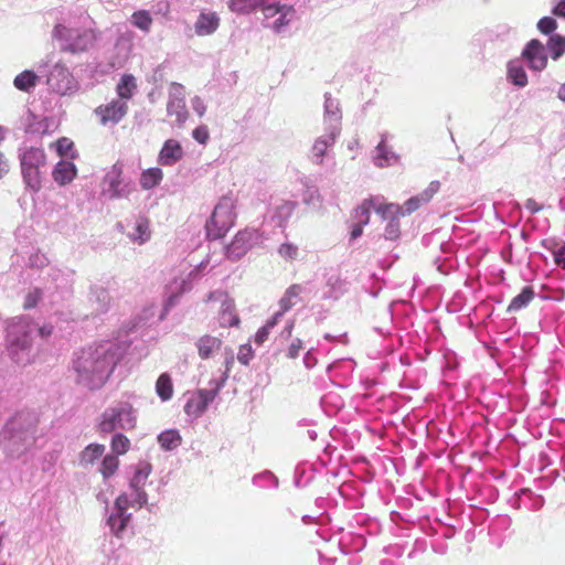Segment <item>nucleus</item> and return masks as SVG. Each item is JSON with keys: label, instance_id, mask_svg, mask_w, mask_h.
Returning <instances> with one entry per match:
<instances>
[{"label": "nucleus", "instance_id": "obj_60", "mask_svg": "<svg viewBox=\"0 0 565 565\" xmlns=\"http://www.w3.org/2000/svg\"><path fill=\"white\" fill-rule=\"evenodd\" d=\"M39 297H40V295H39L38 290H35L34 292L29 294L26 299H25L24 307L25 308L34 307L36 305V302H38Z\"/></svg>", "mask_w": 565, "mask_h": 565}, {"label": "nucleus", "instance_id": "obj_54", "mask_svg": "<svg viewBox=\"0 0 565 565\" xmlns=\"http://www.w3.org/2000/svg\"><path fill=\"white\" fill-rule=\"evenodd\" d=\"M73 142L67 138H61L56 141L55 148L60 156H66L72 149Z\"/></svg>", "mask_w": 565, "mask_h": 565}, {"label": "nucleus", "instance_id": "obj_49", "mask_svg": "<svg viewBox=\"0 0 565 565\" xmlns=\"http://www.w3.org/2000/svg\"><path fill=\"white\" fill-rule=\"evenodd\" d=\"M303 203L316 206L321 201L319 190L316 186H308L302 194Z\"/></svg>", "mask_w": 565, "mask_h": 565}, {"label": "nucleus", "instance_id": "obj_57", "mask_svg": "<svg viewBox=\"0 0 565 565\" xmlns=\"http://www.w3.org/2000/svg\"><path fill=\"white\" fill-rule=\"evenodd\" d=\"M191 105H192L193 110L200 117L204 115V113L206 110V107H205L204 102L202 100L201 97H199V96L193 97L192 100H191Z\"/></svg>", "mask_w": 565, "mask_h": 565}, {"label": "nucleus", "instance_id": "obj_27", "mask_svg": "<svg viewBox=\"0 0 565 565\" xmlns=\"http://www.w3.org/2000/svg\"><path fill=\"white\" fill-rule=\"evenodd\" d=\"M21 168H43L45 153L42 149L30 148L20 156Z\"/></svg>", "mask_w": 565, "mask_h": 565}, {"label": "nucleus", "instance_id": "obj_19", "mask_svg": "<svg viewBox=\"0 0 565 565\" xmlns=\"http://www.w3.org/2000/svg\"><path fill=\"white\" fill-rule=\"evenodd\" d=\"M87 302L93 315L106 313L111 306V296L103 286H92L88 291Z\"/></svg>", "mask_w": 565, "mask_h": 565}, {"label": "nucleus", "instance_id": "obj_9", "mask_svg": "<svg viewBox=\"0 0 565 565\" xmlns=\"http://www.w3.org/2000/svg\"><path fill=\"white\" fill-rule=\"evenodd\" d=\"M151 473V465L149 462H139L136 468L134 476L129 482V501L131 508L140 509L148 501V495L145 491V486Z\"/></svg>", "mask_w": 565, "mask_h": 565}, {"label": "nucleus", "instance_id": "obj_32", "mask_svg": "<svg viewBox=\"0 0 565 565\" xmlns=\"http://www.w3.org/2000/svg\"><path fill=\"white\" fill-rule=\"evenodd\" d=\"M508 78L519 87H524L527 84V75L520 61H511L508 64Z\"/></svg>", "mask_w": 565, "mask_h": 565}, {"label": "nucleus", "instance_id": "obj_36", "mask_svg": "<svg viewBox=\"0 0 565 565\" xmlns=\"http://www.w3.org/2000/svg\"><path fill=\"white\" fill-rule=\"evenodd\" d=\"M21 172L25 186L38 192L42 183L41 168H21Z\"/></svg>", "mask_w": 565, "mask_h": 565}, {"label": "nucleus", "instance_id": "obj_21", "mask_svg": "<svg viewBox=\"0 0 565 565\" xmlns=\"http://www.w3.org/2000/svg\"><path fill=\"white\" fill-rule=\"evenodd\" d=\"M440 183L438 181H431L428 186L419 194L408 199L403 207L404 215L411 214L418 210L423 204L428 203L433 196L439 191Z\"/></svg>", "mask_w": 565, "mask_h": 565}, {"label": "nucleus", "instance_id": "obj_2", "mask_svg": "<svg viewBox=\"0 0 565 565\" xmlns=\"http://www.w3.org/2000/svg\"><path fill=\"white\" fill-rule=\"evenodd\" d=\"M36 423L34 415L20 413L6 424L0 433V444L10 457H20L34 444Z\"/></svg>", "mask_w": 565, "mask_h": 565}, {"label": "nucleus", "instance_id": "obj_1", "mask_svg": "<svg viewBox=\"0 0 565 565\" xmlns=\"http://www.w3.org/2000/svg\"><path fill=\"white\" fill-rule=\"evenodd\" d=\"M118 360V348L111 342L88 347L76 352L72 364L76 382L89 390L100 388L108 380Z\"/></svg>", "mask_w": 565, "mask_h": 565}, {"label": "nucleus", "instance_id": "obj_12", "mask_svg": "<svg viewBox=\"0 0 565 565\" xmlns=\"http://www.w3.org/2000/svg\"><path fill=\"white\" fill-rule=\"evenodd\" d=\"M185 89L179 83H171L169 86V98L167 104V113L169 116H175L178 125H183L189 116L185 106Z\"/></svg>", "mask_w": 565, "mask_h": 565}, {"label": "nucleus", "instance_id": "obj_24", "mask_svg": "<svg viewBox=\"0 0 565 565\" xmlns=\"http://www.w3.org/2000/svg\"><path fill=\"white\" fill-rule=\"evenodd\" d=\"M341 109L339 107V102L330 94L324 95V125L326 127H339L341 125Z\"/></svg>", "mask_w": 565, "mask_h": 565}, {"label": "nucleus", "instance_id": "obj_58", "mask_svg": "<svg viewBox=\"0 0 565 565\" xmlns=\"http://www.w3.org/2000/svg\"><path fill=\"white\" fill-rule=\"evenodd\" d=\"M224 364H225V371H224V373H223V375H222V377H221V379H225V382H226V381H227V379H228V373H230V371H231V369H232V366H233V364H234V355H233V352H230V353H228V355H227V356H226V359H225Z\"/></svg>", "mask_w": 565, "mask_h": 565}, {"label": "nucleus", "instance_id": "obj_42", "mask_svg": "<svg viewBox=\"0 0 565 565\" xmlns=\"http://www.w3.org/2000/svg\"><path fill=\"white\" fill-rule=\"evenodd\" d=\"M376 213H379L383 220L391 221L404 216L403 207L398 204L390 203L374 206Z\"/></svg>", "mask_w": 565, "mask_h": 565}, {"label": "nucleus", "instance_id": "obj_50", "mask_svg": "<svg viewBox=\"0 0 565 565\" xmlns=\"http://www.w3.org/2000/svg\"><path fill=\"white\" fill-rule=\"evenodd\" d=\"M370 205L371 202H364L361 206H359L355 211L356 220L359 224L366 225L370 221Z\"/></svg>", "mask_w": 565, "mask_h": 565}, {"label": "nucleus", "instance_id": "obj_48", "mask_svg": "<svg viewBox=\"0 0 565 565\" xmlns=\"http://www.w3.org/2000/svg\"><path fill=\"white\" fill-rule=\"evenodd\" d=\"M278 321L279 319H277L275 316L268 320L266 324L256 332L255 342L259 345L263 344L268 339L270 331L278 323Z\"/></svg>", "mask_w": 565, "mask_h": 565}, {"label": "nucleus", "instance_id": "obj_51", "mask_svg": "<svg viewBox=\"0 0 565 565\" xmlns=\"http://www.w3.org/2000/svg\"><path fill=\"white\" fill-rule=\"evenodd\" d=\"M556 21L550 17L542 18L537 23L539 30L544 34L553 32L556 29Z\"/></svg>", "mask_w": 565, "mask_h": 565}, {"label": "nucleus", "instance_id": "obj_18", "mask_svg": "<svg viewBox=\"0 0 565 565\" xmlns=\"http://www.w3.org/2000/svg\"><path fill=\"white\" fill-rule=\"evenodd\" d=\"M340 130L341 128L337 126L326 127V132L315 140L311 152L317 164H321L323 162V156L327 153L328 149L334 145L340 135Z\"/></svg>", "mask_w": 565, "mask_h": 565}, {"label": "nucleus", "instance_id": "obj_22", "mask_svg": "<svg viewBox=\"0 0 565 565\" xmlns=\"http://www.w3.org/2000/svg\"><path fill=\"white\" fill-rule=\"evenodd\" d=\"M182 156L183 150L179 141L168 139L159 153L158 161L162 166H173L182 158Z\"/></svg>", "mask_w": 565, "mask_h": 565}, {"label": "nucleus", "instance_id": "obj_25", "mask_svg": "<svg viewBox=\"0 0 565 565\" xmlns=\"http://www.w3.org/2000/svg\"><path fill=\"white\" fill-rule=\"evenodd\" d=\"M76 175V167L74 163L70 161H60L53 172L52 177L56 183L60 185H66L71 183Z\"/></svg>", "mask_w": 565, "mask_h": 565}, {"label": "nucleus", "instance_id": "obj_30", "mask_svg": "<svg viewBox=\"0 0 565 565\" xmlns=\"http://www.w3.org/2000/svg\"><path fill=\"white\" fill-rule=\"evenodd\" d=\"M221 345V339L212 335H203L196 341L199 355L202 359H209L213 352L220 350Z\"/></svg>", "mask_w": 565, "mask_h": 565}, {"label": "nucleus", "instance_id": "obj_53", "mask_svg": "<svg viewBox=\"0 0 565 565\" xmlns=\"http://www.w3.org/2000/svg\"><path fill=\"white\" fill-rule=\"evenodd\" d=\"M399 234L398 218L391 220L385 227V237L387 239H395Z\"/></svg>", "mask_w": 565, "mask_h": 565}, {"label": "nucleus", "instance_id": "obj_5", "mask_svg": "<svg viewBox=\"0 0 565 565\" xmlns=\"http://www.w3.org/2000/svg\"><path fill=\"white\" fill-rule=\"evenodd\" d=\"M137 411L128 402H117L108 406L99 416L98 430L102 434L130 430L136 427Z\"/></svg>", "mask_w": 565, "mask_h": 565}, {"label": "nucleus", "instance_id": "obj_14", "mask_svg": "<svg viewBox=\"0 0 565 565\" xmlns=\"http://www.w3.org/2000/svg\"><path fill=\"white\" fill-rule=\"evenodd\" d=\"M258 241V233L255 230L238 232L231 244L226 247V256L237 260L243 257Z\"/></svg>", "mask_w": 565, "mask_h": 565}, {"label": "nucleus", "instance_id": "obj_8", "mask_svg": "<svg viewBox=\"0 0 565 565\" xmlns=\"http://www.w3.org/2000/svg\"><path fill=\"white\" fill-rule=\"evenodd\" d=\"M46 84L52 92L62 96L73 95L78 89L77 82L61 62L55 63L49 72Z\"/></svg>", "mask_w": 565, "mask_h": 565}, {"label": "nucleus", "instance_id": "obj_17", "mask_svg": "<svg viewBox=\"0 0 565 565\" xmlns=\"http://www.w3.org/2000/svg\"><path fill=\"white\" fill-rule=\"evenodd\" d=\"M522 56L533 71L541 72L547 65L546 47L539 40L530 41L523 50Z\"/></svg>", "mask_w": 565, "mask_h": 565}, {"label": "nucleus", "instance_id": "obj_33", "mask_svg": "<svg viewBox=\"0 0 565 565\" xmlns=\"http://www.w3.org/2000/svg\"><path fill=\"white\" fill-rule=\"evenodd\" d=\"M296 10L292 6L282 7L278 18L270 24L271 30L275 33H281L286 30L289 23L294 20Z\"/></svg>", "mask_w": 565, "mask_h": 565}, {"label": "nucleus", "instance_id": "obj_3", "mask_svg": "<svg viewBox=\"0 0 565 565\" xmlns=\"http://www.w3.org/2000/svg\"><path fill=\"white\" fill-rule=\"evenodd\" d=\"M52 38L58 43L62 52L79 54L92 49L98 39L93 28L75 25L72 21L64 20L54 25Z\"/></svg>", "mask_w": 565, "mask_h": 565}, {"label": "nucleus", "instance_id": "obj_7", "mask_svg": "<svg viewBox=\"0 0 565 565\" xmlns=\"http://www.w3.org/2000/svg\"><path fill=\"white\" fill-rule=\"evenodd\" d=\"M211 388L198 390L186 401L184 412L193 417L201 416L225 384V379L212 380Z\"/></svg>", "mask_w": 565, "mask_h": 565}, {"label": "nucleus", "instance_id": "obj_52", "mask_svg": "<svg viewBox=\"0 0 565 565\" xmlns=\"http://www.w3.org/2000/svg\"><path fill=\"white\" fill-rule=\"evenodd\" d=\"M252 358H253L252 347L249 344L241 345V348L238 350V354H237V360L242 364L247 365L249 363V361L252 360Z\"/></svg>", "mask_w": 565, "mask_h": 565}, {"label": "nucleus", "instance_id": "obj_13", "mask_svg": "<svg viewBox=\"0 0 565 565\" xmlns=\"http://www.w3.org/2000/svg\"><path fill=\"white\" fill-rule=\"evenodd\" d=\"M103 192L110 199L127 196L130 193V185L122 179V168L114 164L104 178Z\"/></svg>", "mask_w": 565, "mask_h": 565}, {"label": "nucleus", "instance_id": "obj_47", "mask_svg": "<svg viewBox=\"0 0 565 565\" xmlns=\"http://www.w3.org/2000/svg\"><path fill=\"white\" fill-rule=\"evenodd\" d=\"M548 50L552 52V58H559L565 52V38L559 35L552 36L547 43Z\"/></svg>", "mask_w": 565, "mask_h": 565}, {"label": "nucleus", "instance_id": "obj_63", "mask_svg": "<svg viewBox=\"0 0 565 565\" xmlns=\"http://www.w3.org/2000/svg\"><path fill=\"white\" fill-rule=\"evenodd\" d=\"M525 207L530 210L532 213H535L541 210V206L533 199H527L525 202Z\"/></svg>", "mask_w": 565, "mask_h": 565}, {"label": "nucleus", "instance_id": "obj_4", "mask_svg": "<svg viewBox=\"0 0 565 565\" xmlns=\"http://www.w3.org/2000/svg\"><path fill=\"white\" fill-rule=\"evenodd\" d=\"M36 324L19 319L13 321L7 334V351L9 358L18 365H28L33 359L32 341Z\"/></svg>", "mask_w": 565, "mask_h": 565}, {"label": "nucleus", "instance_id": "obj_38", "mask_svg": "<svg viewBox=\"0 0 565 565\" xmlns=\"http://www.w3.org/2000/svg\"><path fill=\"white\" fill-rule=\"evenodd\" d=\"M130 22L143 33H149L151 31L153 20L149 11L138 10L131 14Z\"/></svg>", "mask_w": 565, "mask_h": 565}, {"label": "nucleus", "instance_id": "obj_20", "mask_svg": "<svg viewBox=\"0 0 565 565\" xmlns=\"http://www.w3.org/2000/svg\"><path fill=\"white\" fill-rule=\"evenodd\" d=\"M221 24V18L215 11H202L194 22V31L198 36L214 34Z\"/></svg>", "mask_w": 565, "mask_h": 565}, {"label": "nucleus", "instance_id": "obj_56", "mask_svg": "<svg viewBox=\"0 0 565 565\" xmlns=\"http://www.w3.org/2000/svg\"><path fill=\"white\" fill-rule=\"evenodd\" d=\"M302 349V341L300 339H296L291 342L288 348L287 356L290 359H296L299 355L300 350Z\"/></svg>", "mask_w": 565, "mask_h": 565}, {"label": "nucleus", "instance_id": "obj_16", "mask_svg": "<svg viewBox=\"0 0 565 565\" xmlns=\"http://www.w3.org/2000/svg\"><path fill=\"white\" fill-rule=\"evenodd\" d=\"M127 102L121 99H113L106 105H100L95 109L96 115L100 117V122L105 126L108 124H118L127 114Z\"/></svg>", "mask_w": 565, "mask_h": 565}, {"label": "nucleus", "instance_id": "obj_45", "mask_svg": "<svg viewBox=\"0 0 565 565\" xmlns=\"http://www.w3.org/2000/svg\"><path fill=\"white\" fill-rule=\"evenodd\" d=\"M285 6L278 0H260L258 10L263 12L265 19H271L278 15Z\"/></svg>", "mask_w": 565, "mask_h": 565}, {"label": "nucleus", "instance_id": "obj_6", "mask_svg": "<svg viewBox=\"0 0 565 565\" xmlns=\"http://www.w3.org/2000/svg\"><path fill=\"white\" fill-rule=\"evenodd\" d=\"M131 507L127 493H121L114 502L110 509H106V524L110 533L116 537H122L130 520L131 513H128V508Z\"/></svg>", "mask_w": 565, "mask_h": 565}, {"label": "nucleus", "instance_id": "obj_39", "mask_svg": "<svg viewBox=\"0 0 565 565\" xmlns=\"http://www.w3.org/2000/svg\"><path fill=\"white\" fill-rule=\"evenodd\" d=\"M158 443L163 450H173L181 444V436L178 430L169 429L158 436Z\"/></svg>", "mask_w": 565, "mask_h": 565}, {"label": "nucleus", "instance_id": "obj_15", "mask_svg": "<svg viewBox=\"0 0 565 565\" xmlns=\"http://www.w3.org/2000/svg\"><path fill=\"white\" fill-rule=\"evenodd\" d=\"M207 300L221 302L218 317L221 327H234L239 323V318L235 312L234 300L227 294L218 290L213 291L209 295Z\"/></svg>", "mask_w": 565, "mask_h": 565}, {"label": "nucleus", "instance_id": "obj_41", "mask_svg": "<svg viewBox=\"0 0 565 565\" xmlns=\"http://www.w3.org/2000/svg\"><path fill=\"white\" fill-rule=\"evenodd\" d=\"M163 178V173L159 168H151L142 172L140 178V184L143 189L149 190L160 183Z\"/></svg>", "mask_w": 565, "mask_h": 565}, {"label": "nucleus", "instance_id": "obj_28", "mask_svg": "<svg viewBox=\"0 0 565 565\" xmlns=\"http://www.w3.org/2000/svg\"><path fill=\"white\" fill-rule=\"evenodd\" d=\"M301 287L299 285L290 286L279 301L280 309L274 316L277 317V319H280L285 312L298 302Z\"/></svg>", "mask_w": 565, "mask_h": 565}, {"label": "nucleus", "instance_id": "obj_46", "mask_svg": "<svg viewBox=\"0 0 565 565\" xmlns=\"http://www.w3.org/2000/svg\"><path fill=\"white\" fill-rule=\"evenodd\" d=\"M130 447V440L122 434L116 433L111 439V455H124Z\"/></svg>", "mask_w": 565, "mask_h": 565}, {"label": "nucleus", "instance_id": "obj_37", "mask_svg": "<svg viewBox=\"0 0 565 565\" xmlns=\"http://www.w3.org/2000/svg\"><path fill=\"white\" fill-rule=\"evenodd\" d=\"M156 393L162 402L171 399L173 395L172 380L169 374L162 373L156 382Z\"/></svg>", "mask_w": 565, "mask_h": 565}, {"label": "nucleus", "instance_id": "obj_43", "mask_svg": "<svg viewBox=\"0 0 565 565\" xmlns=\"http://www.w3.org/2000/svg\"><path fill=\"white\" fill-rule=\"evenodd\" d=\"M119 466V459L116 455H106L100 463L99 471L106 480L115 475Z\"/></svg>", "mask_w": 565, "mask_h": 565}, {"label": "nucleus", "instance_id": "obj_10", "mask_svg": "<svg viewBox=\"0 0 565 565\" xmlns=\"http://www.w3.org/2000/svg\"><path fill=\"white\" fill-rule=\"evenodd\" d=\"M235 203L233 198L223 196L212 213L210 223L207 225L209 231L211 226L215 228V236L223 235L234 224L235 220Z\"/></svg>", "mask_w": 565, "mask_h": 565}, {"label": "nucleus", "instance_id": "obj_64", "mask_svg": "<svg viewBox=\"0 0 565 565\" xmlns=\"http://www.w3.org/2000/svg\"><path fill=\"white\" fill-rule=\"evenodd\" d=\"M553 13L565 18V0L561 1L553 10Z\"/></svg>", "mask_w": 565, "mask_h": 565}, {"label": "nucleus", "instance_id": "obj_62", "mask_svg": "<svg viewBox=\"0 0 565 565\" xmlns=\"http://www.w3.org/2000/svg\"><path fill=\"white\" fill-rule=\"evenodd\" d=\"M35 331H38L42 338H47L52 334L53 327L50 324H45L39 328L36 327Z\"/></svg>", "mask_w": 565, "mask_h": 565}, {"label": "nucleus", "instance_id": "obj_44", "mask_svg": "<svg viewBox=\"0 0 565 565\" xmlns=\"http://www.w3.org/2000/svg\"><path fill=\"white\" fill-rule=\"evenodd\" d=\"M534 297V292L531 287H525L521 294L515 296L509 305L510 311H516L525 307Z\"/></svg>", "mask_w": 565, "mask_h": 565}, {"label": "nucleus", "instance_id": "obj_26", "mask_svg": "<svg viewBox=\"0 0 565 565\" xmlns=\"http://www.w3.org/2000/svg\"><path fill=\"white\" fill-rule=\"evenodd\" d=\"M128 237L139 245L148 242L151 237L149 221L143 217L137 218L132 230L128 233Z\"/></svg>", "mask_w": 565, "mask_h": 565}, {"label": "nucleus", "instance_id": "obj_40", "mask_svg": "<svg viewBox=\"0 0 565 565\" xmlns=\"http://www.w3.org/2000/svg\"><path fill=\"white\" fill-rule=\"evenodd\" d=\"M277 254L282 260L292 263L299 258L300 250L297 244L285 241L278 246Z\"/></svg>", "mask_w": 565, "mask_h": 565}, {"label": "nucleus", "instance_id": "obj_29", "mask_svg": "<svg viewBox=\"0 0 565 565\" xmlns=\"http://www.w3.org/2000/svg\"><path fill=\"white\" fill-rule=\"evenodd\" d=\"M105 452V446L90 444L79 455V465L84 468L93 466Z\"/></svg>", "mask_w": 565, "mask_h": 565}, {"label": "nucleus", "instance_id": "obj_11", "mask_svg": "<svg viewBox=\"0 0 565 565\" xmlns=\"http://www.w3.org/2000/svg\"><path fill=\"white\" fill-rule=\"evenodd\" d=\"M206 265L207 262H201L195 268L191 269L186 274H181L180 276L174 277L167 285L166 307H172L181 295L191 290L192 281L199 277L200 271L203 270Z\"/></svg>", "mask_w": 565, "mask_h": 565}, {"label": "nucleus", "instance_id": "obj_35", "mask_svg": "<svg viewBox=\"0 0 565 565\" xmlns=\"http://www.w3.org/2000/svg\"><path fill=\"white\" fill-rule=\"evenodd\" d=\"M39 76L33 71H23L18 74L13 79V85L21 92H29L36 86Z\"/></svg>", "mask_w": 565, "mask_h": 565}, {"label": "nucleus", "instance_id": "obj_34", "mask_svg": "<svg viewBox=\"0 0 565 565\" xmlns=\"http://www.w3.org/2000/svg\"><path fill=\"white\" fill-rule=\"evenodd\" d=\"M260 0H228L227 7L236 14H249L259 9Z\"/></svg>", "mask_w": 565, "mask_h": 565}, {"label": "nucleus", "instance_id": "obj_55", "mask_svg": "<svg viewBox=\"0 0 565 565\" xmlns=\"http://www.w3.org/2000/svg\"><path fill=\"white\" fill-rule=\"evenodd\" d=\"M192 136L199 143L204 145L209 139V130L205 126H200L193 130Z\"/></svg>", "mask_w": 565, "mask_h": 565}, {"label": "nucleus", "instance_id": "obj_59", "mask_svg": "<svg viewBox=\"0 0 565 565\" xmlns=\"http://www.w3.org/2000/svg\"><path fill=\"white\" fill-rule=\"evenodd\" d=\"M555 263L562 267H565V246L559 247L554 253Z\"/></svg>", "mask_w": 565, "mask_h": 565}, {"label": "nucleus", "instance_id": "obj_31", "mask_svg": "<svg viewBox=\"0 0 565 565\" xmlns=\"http://www.w3.org/2000/svg\"><path fill=\"white\" fill-rule=\"evenodd\" d=\"M137 88L136 78L130 75H124L117 84L116 92L118 94L117 99L127 102L130 99Z\"/></svg>", "mask_w": 565, "mask_h": 565}, {"label": "nucleus", "instance_id": "obj_61", "mask_svg": "<svg viewBox=\"0 0 565 565\" xmlns=\"http://www.w3.org/2000/svg\"><path fill=\"white\" fill-rule=\"evenodd\" d=\"M9 172V164L4 158V154L0 152V179Z\"/></svg>", "mask_w": 565, "mask_h": 565}, {"label": "nucleus", "instance_id": "obj_23", "mask_svg": "<svg viewBox=\"0 0 565 565\" xmlns=\"http://www.w3.org/2000/svg\"><path fill=\"white\" fill-rule=\"evenodd\" d=\"M374 164L379 168H387L398 162L399 156L395 153L388 146H386L384 138L379 142L375 148Z\"/></svg>", "mask_w": 565, "mask_h": 565}]
</instances>
